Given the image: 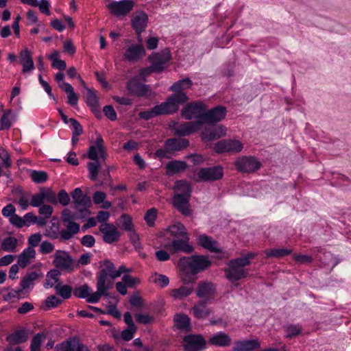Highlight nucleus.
<instances>
[{"instance_id": "57", "label": "nucleus", "mask_w": 351, "mask_h": 351, "mask_svg": "<svg viewBox=\"0 0 351 351\" xmlns=\"http://www.w3.org/2000/svg\"><path fill=\"white\" fill-rule=\"evenodd\" d=\"M0 159L3 167L10 168L12 166V162L10 158V155L3 147H0Z\"/></svg>"}, {"instance_id": "17", "label": "nucleus", "mask_w": 351, "mask_h": 351, "mask_svg": "<svg viewBox=\"0 0 351 351\" xmlns=\"http://www.w3.org/2000/svg\"><path fill=\"white\" fill-rule=\"evenodd\" d=\"M55 351H89V350L81 343L78 339L73 337L57 345Z\"/></svg>"}, {"instance_id": "25", "label": "nucleus", "mask_w": 351, "mask_h": 351, "mask_svg": "<svg viewBox=\"0 0 351 351\" xmlns=\"http://www.w3.org/2000/svg\"><path fill=\"white\" fill-rule=\"evenodd\" d=\"M145 54L143 47L139 44L132 45L129 47L125 53V58L130 62H134L142 58Z\"/></svg>"}, {"instance_id": "16", "label": "nucleus", "mask_w": 351, "mask_h": 351, "mask_svg": "<svg viewBox=\"0 0 351 351\" xmlns=\"http://www.w3.org/2000/svg\"><path fill=\"white\" fill-rule=\"evenodd\" d=\"M99 231L102 233L103 240L106 243L111 244L119 240L120 233L117 227L112 223H101Z\"/></svg>"}, {"instance_id": "8", "label": "nucleus", "mask_w": 351, "mask_h": 351, "mask_svg": "<svg viewBox=\"0 0 351 351\" xmlns=\"http://www.w3.org/2000/svg\"><path fill=\"white\" fill-rule=\"evenodd\" d=\"M243 144L237 139H226L219 141L214 145V150L218 153L231 152L238 153L243 149Z\"/></svg>"}, {"instance_id": "42", "label": "nucleus", "mask_w": 351, "mask_h": 351, "mask_svg": "<svg viewBox=\"0 0 351 351\" xmlns=\"http://www.w3.org/2000/svg\"><path fill=\"white\" fill-rule=\"evenodd\" d=\"M174 189L176 193L191 196L192 187L191 184L185 180H178L175 183Z\"/></svg>"}, {"instance_id": "30", "label": "nucleus", "mask_w": 351, "mask_h": 351, "mask_svg": "<svg viewBox=\"0 0 351 351\" xmlns=\"http://www.w3.org/2000/svg\"><path fill=\"white\" fill-rule=\"evenodd\" d=\"M189 145V141L184 138H170L165 143V149L171 152L179 151Z\"/></svg>"}, {"instance_id": "41", "label": "nucleus", "mask_w": 351, "mask_h": 351, "mask_svg": "<svg viewBox=\"0 0 351 351\" xmlns=\"http://www.w3.org/2000/svg\"><path fill=\"white\" fill-rule=\"evenodd\" d=\"M44 234L51 239H56L59 237H61L59 223L55 219H52L51 225L46 228Z\"/></svg>"}, {"instance_id": "60", "label": "nucleus", "mask_w": 351, "mask_h": 351, "mask_svg": "<svg viewBox=\"0 0 351 351\" xmlns=\"http://www.w3.org/2000/svg\"><path fill=\"white\" fill-rule=\"evenodd\" d=\"M86 102L93 110L97 109L98 106L97 96L95 93L90 89H88Z\"/></svg>"}, {"instance_id": "36", "label": "nucleus", "mask_w": 351, "mask_h": 351, "mask_svg": "<svg viewBox=\"0 0 351 351\" xmlns=\"http://www.w3.org/2000/svg\"><path fill=\"white\" fill-rule=\"evenodd\" d=\"M64 225L66 227V230H62L60 231L61 239L63 240H69L71 239L73 235L77 234L80 230L79 224L75 223L74 221L67 222L64 223Z\"/></svg>"}, {"instance_id": "1", "label": "nucleus", "mask_w": 351, "mask_h": 351, "mask_svg": "<svg viewBox=\"0 0 351 351\" xmlns=\"http://www.w3.org/2000/svg\"><path fill=\"white\" fill-rule=\"evenodd\" d=\"M101 271L97 276V288L99 291L104 293L112 287V280L116 279L124 273L132 271V269L127 268L124 265H121L118 269H116L114 265L110 261H104L101 265Z\"/></svg>"}, {"instance_id": "34", "label": "nucleus", "mask_w": 351, "mask_h": 351, "mask_svg": "<svg viewBox=\"0 0 351 351\" xmlns=\"http://www.w3.org/2000/svg\"><path fill=\"white\" fill-rule=\"evenodd\" d=\"M194 316L197 319H204L208 317L212 310L207 306L206 302H200L195 304L193 308Z\"/></svg>"}, {"instance_id": "24", "label": "nucleus", "mask_w": 351, "mask_h": 351, "mask_svg": "<svg viewBox=\"0 0 351 351\" xmlns=\"http://www.w3.org/2000/svg\"><path fill=\"white\" fill-rule=\"evenodd\" d=\"M19 61L23 66V73L31 72L35 69L32 54L27 48H25L20 52Z\"/></svg>"}, {"instance_id": "51", "label": "nucleus", "mask_w": 351, "mask_h": 351, "mask_svg": "<svg viewBox=\"0 0 351 351\" xmlns=\"http://www.w3.org/2000/svg\"><path fill=\"white\" fill-rule=\"evenodd\" d=\"M43 195L44 201L53 204L58 203L57 195L56 193L50 188H40Z\"/></svg>"}, {"instance_id": "45", "label": "nucleus", "mask_w": 351, "mask_h": 351, "mask_svg": "<svg viewBox=\"0 0 351 351\" xmlns=\"http://www.w3.org/2000/svg\"><path fill=\"white\" fill-rule=\"evenodd\" d=\"M8 341L12 344L23 343L27 339V335L24 330H16L8 337Z\"/></svg>"}, {"instance_id": "46", "label": "nucleus", "mask_w": 351, "mask_h": 351, "mask_svg": "<svg viewBox=\"0 0 351 351\" xmlns=\"http://www.w3.org/2000/svg\"><path fill=\"white\" fill-rule=\"evenodd\" d=\"M285 332V337L291 339L293 338L302 332V328L299 324H289L284 327Z\"/></svg>"}, {"instance_id": "62", "label": "nucleus", "mask_w": 351, "mask_h": 351, "mask_svg": "<svg viewBox=\"0 0 351 351\" xmlns=\"http://www.w3.org/2000/svg\"><path fill=\"white\" fill-rule=\"evenodd\" d=\"M77 219H78V217L76 214L73 213L69 209H64L62 213V220L64 223L73 221Z\"/></svg>"}, {"instance_id": "31", "label": "nucleus", "mask_w": 351, "mask_h": 351, "mask_svg": "<svg viewBox=\"0 0 351 351\" xmlns=\"http://www.w3.org/2000/svg\"><path fill=\"white\" fill-rule=\"evenodd\" d=\"M197 241L199 245L212 252H217L220 251V247L218 243L210 237L202 234L199 236Z\"/></svg>"}, {"instance_id": "13", "label": "nucleus", "mask_w": 351, "mask_h": 351, "mask_svg": "<svg viewBox=\"0 0 351 351\" xmlns=\"http://www.w3.org/2000/svg\"><path fill=\"white\" fill-rule=\"evenodd\" d=\"M237 169L244 173H250L258 169L261 167L260 162L252 156H243L235 161Z\"/></svg>"}, {"instance_id": "53", "label": "nucleus", "mask_w": 351, "mask_h": 351, "mask_svg": "<svg viewBox=\"0 0 351 351\" xmlns=\"http://www.w3.org/2000/svg\"><path fill=\"white\" fill-rule=\"evenodd\" d=\"M59 276H60V272L58 271V270H56V269H53V270H51L50 271H49L47 274V280H46V283H45V287H54L55 288V285H57V283H60L58 282V279H59Z\"/></svg>"}, {"instance_id": "18", "label": "nucleus", "mask_w": 351, "mask_h": 351, "mask_svg": "<svg viewBox=\"0 0 351 351\" xmlns=\"http://www.w3.org/2000/svg\"><path fill=\"white\" fill-rule=\"evenodd\" d=\"M226 110L223 106H217L207 112L203 116L204 123H214L221 121L226 117Z\"/></svg>"}, {"instance_id": "10", "label": "nucleus", "mask_w": 351, "mask_h": 351, "mask_svg": "<svg viewBox=\"0 0 351 351\" xmlns=\"http://www.w3.org/2000/svg\"><path fill=\"white\" fill-rule=\"evenodd\" d=\"M171 58L170 51L168 49H164L160 52L153 53L149 57V60L153 64L154 68L160 73L166 68L167 64Z\"/></svg>"}, {"instance_id": "37", "label": "nucleus", "mask_w": 351, "mask_h": 351, "mask_svg": "<svg viewBox=\"0 0 351 351\" xmlns=\"http://www.w3.org/2000/svg\"><path fill=\"white\" fill-rule=\"evenodd\" d=\"M167 231L171 236L174 237V239H178L188 235L184 226L179 222L169 226Z\"/></svg>"}, {"instance_id": "44", "label": "nucleus", "mask_w": 351, "mask_h": 351, "mask_svg": "<svg viewBox=\"0 0 351 351\" xmlns=\"http://www.w3.org/2000/svg\"><path fill=\"white\" fill-rule=\"evenodd\" d=\"M176 326L182 330H189L191 322L189 317L184 314H177L174 317Z\"/></svg>"}, {"instance_id": "22", "label": "nucleus", "mask_w": 351, "mask_h": 351, "mask_svg": "<svg viewBox=\"0 0 351 351\" xmlns=\"http://www.w3.org/2000/svg\"><path fill=\"white\" fill-rule=\"evenodd\" d=\"M138 78L137 77H134L130 80L127 83L126 88L132 95L138 97L144 96L149 90V86L139 83Z\"/></svg>"}, {"instance_id": "28", "label": "nucleus", "mask_w": 351, "mask_h": 351, "mask_svg": "<svg viewBox=\"0 0 351 351\" xmlns=\"http://www.w3.org/2000/svg\"><path fill=\"white\" fill-rule=\"evenodd\" d=\"M36 251L32 247H27L18 256V265L25 268L35 258Z\"/></svg>"}, {"instance_id": "58", "label": "nucleus", "mask_w": 351, "mask_h": 351, "mask_svg": "<svg viewBox=\"0 0 351 351\" xmlns=\"http://www.w3.org/2000/svg\"><path fill=\"white\" fill-rule=\"evenodd\" d=\"M100 164L98 160H94L93 162L88 164V169L89 171V178L91 180H96Z\"/></svg>"}, {"instance_id": "2", "label": "nucleus", "mask_w": 351, "mask_h": 351, "mask_svg": "<svg viewBox=\"0 0 351 351\" xmlns=\"http://www.w3.org/2000/svg\"><path fill=\"white\" fill-rule=\"evenodd\" d=\"M255 257L254 253L250 252L241 257L230 260L224 272L226 278L232 284L244 279L249 276V269L246 268L250 265V261Z\"/></svg>"}, {"instance_id": "21", "label": "nucleus", "mask_w": 351, "mask_h": 351, "mask_svg": "<svg viewBox=\"0 0 351 351\" xmlns=\"http://www.w3.org/2000/svg\"><path fill=\"white\" fill-rule=\"evenodd\" d=\"M131 21L132 27L140 35L147 27L148 16L143 11H138L133 14Z\"/></svg>"}, {"instance_id": "59", "label": "nucleus", "mask_w": 351, "mask_h": 351, "mask_svg": "<svg viewBox=\"0 0 351 351\" xmlns=\"http://www.w3.org/2000/svg\"><path fill=\"white\" fill-rule=\"evenodd\" d=\"M157 217V210L154 208L149 209L144 216V219L149 226H153Z\"/></svg>"}, {"instance_id": "61", "label": "nucleus", "mask_w": 351, "mask_h": 351, "mask_svg": "<svg viewBox=\"0 0 351 351\" xmlns=\"http://www.w3.org/2000/svg\"><path fill=\"white\" fill-rule=\"evenodd\" d=\"M44 198L41 190L39 192L32 195V199L29 202L30 205L33 207H40L43 205Z\"/></svg>"}, {"instance_id": "5", "label": "nucleus", "mask_w": 351, "mask_h": 351, "mask_svg": "<svg viewBox=\"0 0 351 351\" xmlns=\"http://www.w3.org/2000/svg\"><path fill=\"white\" fill-rule=\"evenodd\" d=\"M210 263L206 256H193L191 258H181L178 261V266L189 267L193 274H197L210 267Z\"/></svg>"}, {"instance_id": "4", "label": "nucleus", "mask_w": 351, "mask_h": 351, "mask_svg": "<svg viewBox=\"0 0 351 351\" xmlns=\"http://www.w3.org/2000/svg\"><path fill=\"white\" fill-rule=\"evenodd\" d=\"M223 176V168L220 166H213L196 169L193 179L197 182H212L221 179Z\"/></svg>"}, {"instance_id": "40", "label": "nucleus", "mask_w": 351, "mask_h": 351, "mask_svg": "<svg viewBox=\"0 0 351 351\" xmlns=\"http://www.w3.org/2000/svg\"><path fill=\"white\" fill-rule=\"evenodd\" d=\"M193 83L189 78L183 79L174 83L170 90L176 92L175 94L184 93L183 91L187 90L192 86Z\"/></svg>"}, {"instance_id": "15", "label": "nucleus", "mask_w": 351, "mask_h": 351, "mask_svg": "<svg viewBox=\"0 0 351 351\" xmlns=\"http://www.w3.org/2000/svg\"><path fill=\"white\" fill-rule=\"evenodd\" d=\"M189 235L183 237L174 239L171 243L165 245V247L173 252H183L184 253H191L193 247L189 243Z\"/></svg>"}, {"instance_id": "14", "label": "nucleus", "mask_w": 351, "mask_h": 351, "mask_svg": "<svg viewBox=\"0 0 351 351\" xmlns=\"http://www.w3.org/2000/svg\"><path fill=\"white\" fill-rule=\"evenodd\" d=\"M206 341L199 335H189L184 337L183 346L185 351H201L205 348Z\"/></svg>"}, {"instance_id": "3", "label": "nucleus", "mask_w": 351, "mask_h": 351, "mask_svg": "<svg viewBox=\"0 0 351 351\" xmlns=\"http://www.w3.org/2000/svg\"><path fill=\"white\" fill-rule=\"evenodd\" d=\"M188 100L186 93L173 94L166 101L156 105V108L159 115L169 114L176 112L179 106Z\"/></svg>"}, {"instance_id": "35", "label": "nucleus", "mask_w": 351, "mask_h": 351, "mask_svg": "<svg viewBox=\"0 0 351 351\" xmlns=\"http://www.w3.org/2000/svg\"><path fill=\"white\" fill-rule=\"evenodd\" d=\"M71 195L76 207L80 206H88L90 204V197L83 195L80 188H76L72 192Z\"/></svg>"}, {"instance_id": "48", "label": "nucleus", "mask_w": 351, "mask_h": 351, "mask_svg": "<svg viewBox=\"0 0 351 351\" xmlns=\"http://www.w3.org/2000/svg\"><path fill=\"white\" fill-rule=\"evenodd\" d=\"M181 269L180 276L184 283H193L195 280V275L189 267H180Z\"/></svg>"}, {"instance_id": "9", "label": "nucleus", "mask_w": 351, "mask_h": 351, "mask_svg": "<svg viewBox=\"0 0 351 351\" xmlns=\"http://www.w3.org/2000/svg\"><path fill=\"white\" fill-rule=\"evenodd\" d=\"M53 265L60 270L71 271L73 267V261L69 254L64 250H56L53 254Z\"/></svg>"}, {"instance_id": "49", "label": "nucleus", "mask_w": 351, "mask_h": 351, "mask_svg": "<svg viewBox=\"0 0 351 351\" xmlns=\"http://www.w3.org/2000/svg\"><path fill=\"white\" fill-rule=\"evenodd\" d=\"M149 280L162 288L167 287L169 283V279L167 276L158 273L153 274L150 276Z\"/></svg>"}, {"instance_id": "29", "label": "nucleus", "mask_w": 351, "mask_h": 351, "mask_svg": "<svg viewBox=\"0 0 351 351\" xmlns=\"http://www.w3.org/2000/svg\"><path fill=\"white\" fill-rule=\"evenodd\" d=\"M230 337L225 332H218L210 337L208 342L219 347H228L231 344Z\"/></svg>"}, {"instance_id": "55", "label": "nucleus", "mask_w": 351, "mask_h": 351, "mask_svg": "<svg viewBox=\"0 0 351 351\" xmlns=\"http://www.w3.org/2000/svg\"><path fill=\"white\" fill-rule=\"evenodd\" d=\"M291 250L287 248L268 249L265 251L267 257L281 258L291 253Z\"/></svg>"}, {"instance_id": "23", "label": "nucleus", "mask_w": 351, "mask_h": 351, "mask_svg": "<svg viewBox=\"0 0 351 351\" xmlns=\"http://www.w3.org/2000/svg\"><path fill=\"white\" fill-rule=\"evenodd\" d=\"M190 197L183 195L181 193H176L173 197L174 206L185 216H189L191 214L189 208Z\"/></svg>"}, {"instance_id": "50", "label": "nucleus", "mask_w": 351, "mask_h": 351, "mask_svg": "<svg viewBox=\"0 0 351 351\" xmlns=\"http://www.w3.org/2000/svg\"><path fill=\"white\" fill-rule=\"evenodd\" d=\"M121 228L123 230L131 232L134 236L136 237V234L134 231L132 219L130 215L127 214H123L121 217Z\"/></svg>"}, {"instance_id": "39", "label": "nucleus", "mask_w": 351, "mask_h": 351, "mask_svg": "<svg viewBox=\"0 0 351 351\" xmlns=\"http://www.w3.org/2000/svg\"><path fill=\"white\" fill-rule=\"evenodd\" d=\"M17 245L18 240L14 237H8L1 242L3 250L7 252H16Z\"/></svg>"}, {"instance_id": "54", "label": "nucleus", "mask_w": 351, "mask_h": 351, "mask_svg": "<svg viewBox=\"0 0 351 351\" xmlns=\"http://www.w3.org/2000/svg\"><path fill=\"white\" fill-rule=\"evenodd\" d=\"M45 339L46 335L43 332L34 336L30 345L31 351H40L41 344Z\"/></svg>"}, {"instance_id": "26", "label": "nucleus", "mask_w": 351, "mask_h": 351, "mask_svg": "<svg viewBox=\"0 0 351 351\" xmlns=\"http://www.w3.org/2000/svg\"><path fill=\"white\" fill-rule=\"evenodd\" d=\"M201 122L189 121L178 125L175 130L177 134L180 136L189 135L198 130L202 127Z\"/></svg>"}, {"instance_id": "19", "label": "nucleus", "mask_w": 351, "mask_h": 351, "mask_svg": "<svg viewBox=\"0 0 351 351\" xmlns=\"http://www.w3.org/2000/svg\"><path fill=\"white\" fill-rule=\"evenodd\" d=\"M227 129L223 125L209 126L202 132V139L210 141L225 136Z\"/></svg>"}, {"instance_id": "20", "label": "nucleus", "mask_w": 351, "mask_h": 351, "mask_svg": "<svg viewBox=\"0 0 351 351\" xmlns=\"http://www.w3.org/2000/svg\"><path fill=\"white\" fill-rule=\"evenodd\" d=\"M216 288L213 283L204 281L198 285L196 290L197 295L204 300H209L214 298Z\"/></svg>"}, {"instance_id": "43", "label": "nucleus", "mask_w": 351, "mask_h": 351, "mask_svg": "<svg viewBox=\"0 0 351 351\" xmlns=\"http://www.w3.org/2000/svg\"><path fill=\"white\" fill-rule=\"evenodd\" d=\"M186 168V162L180 160L171 161L167 165V172L169 175L181 172Z\"/></svg>"}, {"instance_id": "33", "label": "nucleus", "mask_w": 351, "mask_h": 351, "mask_svg": "<svg viewBox=\"0 0 351 351\" xmlns=\"http://www.w3.org/2000/svg\"><path fill=\"white\" fill-rule=\"evenodd\" d=\"M59 87L67 95V102L71 106H75L78 103L79 97L75 93L73 86L67 82H63L59 85Z\"/></svg>"}, {"instance_id": "64", "label": "nucleus", "mask_w": 351, "mask_h": 351, "mask_svg": "<svg viewBox=\"0 0 351 351\" xmlns=\"http://www.w3.org/2000/svg\"><path fill=\"white\" fill-rule=\"evenodd\" d=\"M53 210V209L51 206L43 204L39 207L38 213L42 217L49 219L51 217Z\"/></svg>"}, {"instance_id": "38", "label": "nucleus", "mask_w": 351, "mask_h": 351, "mask_svg": "<svg viewBox=\"0 0 351 351\" xmlns=\"http://www.w3.org/2000/svg\"><path fill=\"white\" fill-rule=\"evenodd\" d=\"M47 58L51 60V66L54 69L63 71L66 67V64L64 60H60V52L57 50H53L50 54H48Z\"/></svg>"}, {"instance_id": "47", "label": "nucleus", "mask_w": 351, "mask_h": 351, "mask_svg": "<svg viewBox=\"0 0 351 351\" xmlns=\"http://www.w3.org/2000/svg\"><path fill=\"white\" fill-rule=\"evenodd\" d=\"M192 291V287L182 286L178 289H173L171 291V295L176 300H181L189 295Z\"/></svg>"}, {"instance_id": "63", "label": "nucleus", "mask_w": 351, "mask_h": 351, "mask_svg": "<svg viewBox=\"0 0 351 351\" xmlns=\"http://www.w3.org/2000/svg\"><path fill=\"white\" fill-rule=\"evenodd\" d=\"M136 326H132V327H128L122 331L121 332V338L125 340V341H130L131 340L133 337H134V333L136 332Z\"/></svg>"}, {"instance_id": "7", "label": "nucleus", "mask_w": 351, "mask_h": 351, "mask_svg": "<svg viewBox=\"0 0 351 351\" xmlns=\"http://www.w3.org/2000/svg\"><path fill=\"white\" fill-rule=\"evenodd\" d=\"M73 294L77 298L86 299L87 302L91 304L98 302L102 295H108V293L106 291L103 293L97 289V291L93 293L92 289L86 284L75 288L73 291Z\"/></svg>"}, {"instance_id": "27", "label": "nucleus", "mask_w": 351, "mask_h": 351, "mask_svg": "<svg viewBox=\"0 0 351 351\" xmlns=\"http://www.w3.org/2000/svg\"><path fill=\"white\" fill-rule=\"evenodd\" d=\"M261 343L258 339L237 341L233 348V351H254L259 348Z\"/></svg>"}, {"instance_id": "52", "label": "nucleus", "mask_w": 351, "mask_h": 351, "mask_svg": "<svg viewBox=\"0 0 351 351\" xmlns=\"http://www.w3.org/2000/svg\"><path fill=\"white\" fill-rule=\"evenodd\" d=\"M55 289L56 293L63 299H69L71 296L72 288L67 285L57 283L55 285Z\"/></svg>"}, {"instance_id": "32", "label": "nucleus", "mask_w": 351, "mask_h": 351, "mask_svg": "<svg viewBox=\"0 0 351 351\" xmlns=\"http://www.w3.org/2000/svg\"><path fill=\"white\" fill-rule=\"evenodd\" d=\"M16 114L12 110L3 111L0 119V131L9 130L16 120Z\"/></svg>"}, {"instance_id": "56", "label": "nucleus", "mask_w": 351, "mask_h": 351, "mask_svg": "<svg viewBox=\"0 0 351 351\" xmlns=\"http://www.w3.org/2000/svg\"><path fill=\"white\" fill-rule=\"evenodd\" d=\"M30 176L35 183H43L46 182L48 178L47 173L43 171L33 170L31 171Z\"/></svg>"}, {"instance_id": "6", "label": "nucleus", "mask_w": 351, "mask_h": 351, "mask_svg": "<svg viewBox=\"0 0 351 351\" xmlns=\"http://www.w3.org/2000/svg\"><path fill=\"white\" fill-rule=\"evenodd\" d=\"M206 106L202 101H195L186 104L182 110V116L186 119H197L196 122L203 124V116Z\"/></svg>"}, {"instance_id": "11", "label": "nucleus", "mask_w": 351, "mask_h": 351, "mask_svg": "<svg viewBox=\"0 0 351 351\" xmlns=\"http://www.w3.org/2000/svg\"><path fill=\"white\" fill-rule=\"evenodd\" d=\"M96 138L93 145L89 147L87 155L88 158L92 160H98L100 157L103 159L106 158V147L102 136L100 134L96 133Z\"/></svg>"}, {"instance_id": "12", "label": "nucleus", "mask_w": 351, "mask_h": 351, "mask_svg": "<svg viewBox=\"0 0 351 351\" xmlns=\"http://www.w3.org/2000/svg\"><path fill=\"white\" fill-rule=\"evenodd\" d=\"M134 2L132 0L113 1L107 5L110 13L116 16L127 15L133 8Z\"/></svg>"}]
</instances>
